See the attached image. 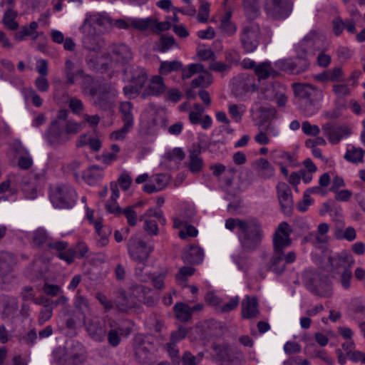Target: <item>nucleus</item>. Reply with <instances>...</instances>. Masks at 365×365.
<instances>
[{"instance_id":"nucleus-43","label":"nucleus","mask_w":365,"mask_h":365,"mask_svg":"<svg viewBox=\"0 0 365 365\" xmlns=\"http://www.w3.org/2000/svg\"><path fill=\"white\" fill-rule=\"evenodd\" d=\"M17 13L13 9L8 8L3 16V24L4 26L11 31H15L19 27V24L16 21Z\"/></svg>"},{"instance_id":"nucleus-5","label":"nucleus","mask_w":365,"mask_h":365,"mask_svg":"<svg viewBox=\"0 0 365 365\" xmlns=\"http://www.w3.org/2000/svg\"><path fill=\"white\" fill-rule=\"evenodd\" d=\"M66 118L65 110H58L56 117L53 120L45 133L44 137L48 145L51 146H59L70 140L63 128V120Z\"/></svg>"},{"instance_id":"nucleus-35","label":"nucleus","mask_w":365,"mask_h":365,"mask_svg":"<svg viewBox=\"0 0 365 365\" xmlns=\"http://www.w3.org/2000/svg\"><path fill=\"white\" fill-rule=\"evenodd\" d=\"M343 75V72L341 68L336 67L333 69H329L326 71L322 72V73L317 74L314 76V79L324 82V81H331L336 82L342 81L341 76Z\"/></svg>"},{"instance_id":"nucleus-42","label":"nucleus","mask_w":365,"mask_h":365,"mask_svg":"<svg viewBox=\"0 0 365 365\" xmlns=\"http://www.w3.org/2000/svg\"><path fill=\"white\" fill-rule=\"evenodd\" d=\"M70 347L58 346L53 351L54 361L58 365H67V361L69 359Z\"/></svg>"},{"instance_id":"nucleus-32","label":"nucleus","mask_w":365,"mask_h":365,"mask_svg":"<svg viewBox=\"0 0 365 365\" xmlns=\"http://www.w3.org/2000/svg\"><path fill=\"white\" fill-rule=\"evenodd\" d=\"M329 230V226L327 223L323 222L318 225L317 232L316 234H310L306 237L307 241H310L313 244H324L328 240L327 233Z\"/></svg>"},{"instance_id":"nucleus-51","label":"nucleus","mask_w":365,"mask_h":365,"mask_svg":"<svg viewBox=\"0 0 365 365\" xmlns=\"http://www.w3.org/2000/svg\"><path fill=\"white\" fill-rule=\"evenodd\" d=\"M203 74L200 75L197 78L193 79L191 82L192 88L207 87L211 84L212 81V75L204 69Z\"/></svg>"},{"instance_id":"nucleus-7","label":"nucleus","mask_w":365,"mask_h":365,"mask_svg":"<svg viewBox=\"0 0 365 365\" xmlns=\"http://www.w3.org/2000/svg\"><path fill=\"white\" fill-rule=\"evenodd\" d=\"M50 200L57 208H70L76 200V192L70 185H56L50 188Z\"/></svg>"},{"instance_id":"nucleus-19","label":"nucleus","mask_w":365,"mask_h":365,"mask_svg":"<svg viewBox=\"0 0 365 365\" xmlns=\"http://www.w3.org/2000/svg\"><path fill=\"white\" fill-rule=\"evenodd\" d=\"M277 193L282 212L290 215L294 206L290 187L287 183L280 182L277 185Z\"/></svg>"},{"instance_id":"nucleus-44","label":"nucleus","mask_w":365,"mask_h":365,"mask_svg":"<svg viewBox=\"0 0 365 365\" xmlns=\"http://www.w3.org/2000/svg\"><path fill=\"white\" fill-rule=\"evenodd\" d=\"M154 22L153 17L145 19L130 18L131 27L138 31H145L148 29H151L152 24H154Z\"/></svg>"},{"instance_id":"nucleus-17","label":"nucleus","mask_w":365,"mask_h":365,"mask_svg":"<svg viewBox=\"0 0 365 365\" xmlns=\"http://www.w3.org/2000/svg\"><path fill=\"white\" fill-rule=\"evenodd\" d=\"M279 67L292 74H299L306 71L309 66V62L306 55L297 56L293 59H284L278 62Z\"/></svg>"},{"instance_id":"nucleus-46","label":"nucleus","mask_w":365,"mask_h":365,"mask_svg":"<svg viewBox=\"0 0 365 365\" xmlns=\"http://www.w3.org/2000/svg\"><path fill=\"white\" fill-rule=\"evenodd\" d=\"M133 104L129 101L121 103L120 106V111L122 115V120L123 123H128L133 125V115L132 113Z\"/></svg>"},{"instance_id":"nucleus-38","label":"nucleus","mask_w":365,"mask_h":365,"mask_svg":"<svg viewBox=\"0 0 365 365\" xmlns=\"http://www.w3.org/2000/svg\"><path fill=\"white\" fill-rule=\"evenodd\" d=\"M31 240V244L34 247H40L44 245H48V242L50 241V237L45 229L39 227L32 233Z\"/></svg>"},{"instance_id":"nucleus-14","label":"nucleus","mask_w":365,"mask_h":365,"mask_svg":"<svg viewBox=\"0 0 365 365\" xmlns=\"http://www.w3.org/2000/svg\"><path fill=\"white\" fill-rule=\"evenodd\" d=\"M324 37L314 31L308 34L299 43L298 53L302 54H314L315 51L320 50L323 46Z\"/></svg>"},{"instance_id":"nucleus-49","label":"nucleus","mask_w":365,"mask_h":365,"mask_svg":"<svg viewBox=\"0 0 365 365\" xmlns=\"http://www.w3.org/2000/svg\"><path fill=\"white\" fill-rule=\"evenodd\" d=\"M365 151L362 148L353 147L346 150L344 158L351 163H357L363 161Z\"/></svg>"},{"instance_id":"nucleus-11","label":"nucleus","mask_w":365,"mask_h":365,"mask_svg":"<svg viewBox=\"0 0 365 365\" xmlns=\"http://www.w3.org/2000/svg\"><path fill=\"white\" fill-rule=\"evenodd\" d=\"M292 6V0H266L264 11L274 19H284L291 14Z\"/></svg>"},{"instance_id":"nucleus-33","label":"nucleus","mask_w":365,"mask_h":365,"mask_svg":"<svg viewBox=\"0 0 365 365\" xmlns=\"http://www.w3.org/2000/svg\"><path fill=\"white\" fill-rule=\"evenodd\" d=\"M38 24L36 21H32L29 26H24L19 31L15 33L14 38L18 41H21L26 36H31L33 39H36L38 36L37 29Z\"/></svg>"},{"instance_id":"nucleus-61","label":"nucleus","mask_w":365,"mask_h":365,"mask_svg":"<svg viewBox=\"0 0 365 365\" xmlns=\"http://www.w3.org/2000/svg\"><path fill=\"white\" fill-rule=\"evenodd\" d=\"M185 152L180 148H175L165 153V158L170 161H182L185 158Z\"/></svg>"},{"instance_id":"nucleus-28","label":"nucleus","mask_w":365,"mask_h":365,"mask_svg":"<svg viewBox=\"0 0 365 365\" xmlns=\"http://www.w3.org/2000/svg\"><path fill=\"white\" fill-rule=\"evenodd\" d=\"M182 258L185 263L197 264L203 260L204 252L200 247L192 245L182 253Z\"/></svg>"},{"instance_id":"nucleus-23","label":"nucleus","mask_w":365,"mask_h":365,"mask_svg":"<svg viewBox=\"0 0 365 365\" xmlns=\"http://www.w3.org/2000/svg\"><path fill=\"white\" fill-rule=\"evenodd\" d=\"M328 262L332 271H337L341 268H350L354 263L352 256L345 252L330 256Z\"/></svg>"},{"instance_id":"nucleus-56","label":"nucleus","mask_w":365,"mask_h":365,"mask_svg":"<svg viewBox=\"0 0 365 365\" xmlns=\"http://www.w3.org/2000/svg\"><path fill=\"white\" fill-rule=\"evenodd\" d=\"M37 339V333L35 329H31L27 333L21 334L19 336V341L29 346H32L35 344Z\"/></svg>"},{"instance_id":"nucleus-48","label":"nucleus","mask_w":365,"mask_h":365,"mask_svg":"<svg viewBox=\"0 0 365 365\" xmlns=\"http://www.w3.org/2000/svg\"><path fill=\"white\" fill-rule=\"evenodd\" d=\"M151 293V289L141 284H133L129 288V294L139 304V301L145 294Z\"/></svg>"},{"instance_id":"nucleus-15","label":"nucleus","mask_w":365,"mask_h":365,"mask_svg":"<svg viewBox=\"0 0 365 365\" xmlns=\"http://www.w3.org/2000/svg\"><path fill=\"white\" fill-rule=\"evenodd\" d=\"M81 30L83 34V46L88 51L98 52L106 45L105 39L101 34L81 26Z\"/></svg>"},{"instance_id":"nucleus-39","label":"nucleus","mask_w":365,"mask_h":365,"mask_svg":"<svg viewBox=\"0 0 365 365\" xmlns=\"http://www.w3.org/2000/svg\"><path fill=\"white\" fill-rule=\"evenodd\" d=\"M211 347L220 360L225 361L231 359L232 351L227 344L213 343Z\"/></svg>"},{"instance_id":"nucleus-63","label":"nucleus","mask_w":365,"mask_h":365,"mask_svg":"<svg viewBox=\"0 0 365 365\" xmlns=\"http://www.w3.org/2000/svg\"><path fill=\"white\" fill-rule=\"evenodd\" d=\"M18 165L22 170H28L33 165L32 158L27 151L19 156Z\"/></svg>"},{"instance_id":"nucleus-22","label":"nucleus","mask_w":365,"mask_h":365,"mask_svg":"<svg viewBox=\"0 0 365 365\" xmlns=\"http://www.w3.org/2000/svg\"><path fill=\"white\" fill-rule=\"evenodd\" d=\"M258 128L259 131L255 135L254 140L259 145H267L270 142L269 136L279 135V130L273 123H268L265 126H263V123H259Z\"/></svg>"},{"instance_id":"nucleus-24","label":"nucleus","mask_w":365,"mask_h":365,"mask_svg":"<svg viewBox=\"0 0 365 365\" xmlns=\"http://www.w3.org/2000/svg\"><path fill=\"white\" fill-rule=\"evenodd\" d=\"M126 78L132 84L143 88L148 79V75L143 68L132 66L125 71Z\"/></svg>"},{"instance_id":"nucleus-27","label":"nucleus","mask_w":365,"mask_h":365,"mask_svg":"<svg viewBox=\"0 0 365 365\" xmlns=\"http://www.w3.org/2000/svg\"><path fill=\"white\" fill-rule=\"evenodd\" d=\"M201 148L199 145H194L192 149L190 150L188 168L192 173H200L203 168V160L200 157Z\"/></svg>"},{"instance_id":"nucleus-16","label":"nucleus","mask_w":365,"mask_h":365,"mask_svg":"<svg viewBox=\"0 0 365 365\" xmlns=\"http://www.w3.org/2000/svg\"><path fill=\"white\" fill-rule=\"evenodd\" d=\"M115 307L120 312L128 313L130 311L139 312L141 307L130 294L123 289H119L114 300Z\"/></svg>"},{"instance_id":"nucleus-59","label":"nucleus","mask_w":365,"mask_h":365,"mask_svg":"<svg viewBox=\"0 0 365 365\" xmlns=\"http://www.w3.org/2000/svg\"><path fill=\"white\" fill-rule=\"evenodd\" d=\"M133 127V125L124 123V125L121 128L113 131L110 134V137L111 138L116 140H123L125 138L127 133L132 130Z\"/></svg>"},{"instance_id":"nucleus-52","label":"nucleus","mask_w":365,"mask_h":365,"mask_svg":"<svg viewBox=\"0 0 365 365\" xmlns=\"http://www.w3.org/2000/svg\"><path fill=\"white\" fill-rule=\"evenodd\" d=\"M259 111L260 120L259 123H263V126H265L268 123H272V120L276 118L277 110L274 108L261 107Z\"/></svg>"},{"instance_id":"nucleus-40","label":"nucleus","mask_w":365,"mask_h":365,"mask_svg":"<svg viewBox=\"0 0 365 365\" xmlns=\"http://www.w3.org/2000/svg\"><path fill=\"white\" fill-rule=\"evenodd\" d=\"M174 311L176 318L181 322H187L192 317L191 307L185 303H176Z\"/></svg>"},{"instance_id":"nucleus-31","label":"nucleus","mask_w":365,"mask_h":365,"mask_svg":"<svg viewBox=\"0 0 365 365\" xmlns=\"http://www.w3.org/2000/svg\"><path fill=\"white\" fill-rule=\"evenodd\" d=\"M73 305L78 314L81 317L83 322L87 319V316L91 312V307L88 299L86 297L78 293L76 295Z\"/></svg>"},{"instance_id":"nucleus-53","label":"nucleus","mask_w":365,"mask_h":365,"mask_svg":"<svg viewBox=\"0 0 365 365\" xmlns=\"http://www.w3.org/2000/svg\"><path fill=\"white\" fill-rule=\"evenodd\" d=\"M230 15L227 14L222 20L220 25V29L222 32L228 36L233 35L237 30L235 25L230 20Z\"/></svg>"},{"instance_id":"nucleus-18","label":"nucleus","mask_w":365,"mask_h":365,"mask_svg":"<svg viewBox=\"0 0 365 365\" xmlns=\"http://www.w3.org/2000/svg\"><path fill=\"white\" fill-rule=\"evenodd\" d=\"M258 86L255 82V78L247 74L237 76L233 80L232 91L235 96H240L248 92L257 91Z\"/></svg>"},{"instance_id":"nucleus-47","label":"nucleus","mask_w":365,"mask_h":365,"mask_svg":"<svg viewBox=\"0 0 365 365\" xmlns=\"http://www.w3.org/2000/svg\"><path fill=\"white\" fill-rule=\"evenodd\" d=\"M178 46L174 37L168 35L161 36L157 44L158 50L162 53L167 52L172 47Z\"/></svg>"},{"instance_id":"nucleus-6","label":"nucleus","mask_w":365,"mask_h":365,"mask_svg":"<svg viewBox=\"0 0 365 365\" xmlns=\"http://www.w3.org/2000/svg\"><path fill=\"white\" fill-rule=\"evenodd\" d=\"M153 249V246L147 244L138 234L132 235L127 242V250L130 258L143 265L148 262Z\"/></svg>"},{"instance_id":"nucleus-41","label":"nucleus","mask_w":365,"mask_h":365,"mask_svg":"<svg viewBox=\"0 0 365 365\" xmlns=\"http://www.w3.org/2000/svg\"><path fill=\"white\" fill-rule=\"evenodd\" d=\"M255 73L259 80L267 79L275 75V71L269 62H263L257 64L255 68Z\"/></svg>"},{"instance_id":"nucleus-57","label":"nucleus","mask_w":365,"mask_h":365,"mask_svg":"<svg viewBox=\"0 0 365 365\" xmlns=\"http://www.w3.org/2000/svg\"><path fill=\"white\" fill-rule=\"evenodd\" d=\"M68 106L71 111L76 115L81 114L84 110V106L82 101L76 97L68 98Z\"/></svg>"},{"instance_id":"nucleus-58","label":"nucleus","mask_w":365,"mask_h":365,"mask_svg":"<svg viewBox=\"0 0 365 365\" xmlns=\"http://www.w3.org/2000/svg\"><path fill=\"white\" fill-rule=\"evenodd\" d=\"M240 303V297L236 296L232 297L230 301L225 304L217 307V311L221 313H228L235 309Z\"/></svg>"},{"instance_id":"nucleus-1","label":"nucleus","mask_w":365,"mask_h":365,"mask_svg":"<svg viewBox=\"0 0 365 365\" xmlns=\"http://www.w3.org/2000/svg\"><path fill=\"white\" fill-rule=\"evenodd\" d=\"M292 230L286 222H281L273 236V252L265 264L267 271L277 275H281L286 269L287 264L296 259V253L293 251L284 254V250L292 244L290 235Z\"/></svg>"},{"instance_id":"nucleus-60","label":"nucleus","mask_w":365,"mask_h":365,"mask_svg":"<svg viewBox=\"0 0 365 365\" xmlns=\"http://www.w3.org/2000/svg\"><path fill=\"white\" fill-rule=\"evenodd\" d=\"M152 180L160 191L167 187L170 180V177L166 174H157L153 177Z\"/></svg>"},{"instance_id":"nucleus-9","label":"nucleus","mask_w":365,"mask_h":365,"mask_svg":"<svg viewBox=\"0 0 365 365\" xmlns=\"http://www.w3.org/2000/svg\"><path fill=\"white\" fill-rule=\"evenodd\" d=\"M113 21L106 12H90L86 14L82 26L104 34L113 26Z\"/></svg>"},{"instance_id":"nucleus-3","label":"nucleus","mask_w":365,"mask_h":365,"mask_svg":"<svg viewBox=\"0 0 365 365\" xmlns=\"http://www.w3.org/2000/svg\"><path fill=\"white\" fill-rule=\"evenodd\" d=\"M262 237L263 230L258 219L249 217L245 219V222H241L239 238L244 250H256L259 246Z\"/></svg>"},{"instance_id":"nucleus-50","label":"nucleus","mask_w":365,"mask_h":365,"mask_svg":"<svg viewBox=\"0 0 365 365\" xmlns=\"http://www.w3.org/2000/svg\"><path fill=\"white\" fill-rule=\"evenodd\" d=\"M18 309L17 299L12 297H5L3 299V314L9 316Z\"/></svg>"},{"instance_id":"nucleus-13","label":"nucleus","mask_w":365,"mask_h":365,"mask_svg":"<svg viewBox=\"0 0 365 365\" xmlns=\"http://www.w3.org/2000/svg\"><path fill=\"white\" fill-rule=\"evenodd\" d=\"M83 327L89 337L95 341L102 342L107 334L106 323L95 317L83 322Z\"/></svg>"},{"instance_id":"nucleus-34","label":"nucleus","mask_w":365,"mask_h":365,"mask_svg":"<svg viewBox=\"0 0 365 365\" xmlns=\"http://www.w3.org/2000/svg\"><path fill=\"white\" fill-rule=\"evenodd\" d=\"M261 0H242L245 16L250 19H255L260 15Z\"/></svg>"},{"instance_id":"nucleus-62","label":"nucleus","mask_w":365,"mask_h":365,"mask_svg":"<svg viewBox=\"0 0 365 365\" xmlns=\"http://www.w3.org/2000/svg\"><path fill=\"white\" fill-rule=\"evenodd\" d=\"M229 113L236 122H240L244 112L243 106L230 104L228 106Z\"/></svg>"},{"instance_id":"nucleus-55","label":"nucleus","mask_w":365,"mask_h":365,"mask_svg":"<svg viewBox=\"0 0 365 365\" xmlns=\"http://www.w3.org/2000/svg\"><path fill=\"white\" fill-rule=\"evenodd\" d=\"M210 4L206 1H201L199 12L197 15V21L200 23H206L208 21L210 14Z\"/></svg>"},{"instance_id":"nucleus-26","label":"nucleus","mask_w":365,"mask_h":365,"mask_svg":"<svg viewBox=\"0 0 365 365\" xmlns=\"http://www.w3.org/2000/svg\"><path fill=\"white\" fill-rule=\"evenodd\" d=\"M257 300L255 297H246L242 302V317L245 319H252L259 314Z\"/></svg>"},{"instance_id":"nucleus-64","label":"nucleus","mask_w":365,"mask_h":365,"mask_svg":"<svg viewBox=\"0 0 365 365\" xmlns=\"http://www.w3.org/2000/svg\"><path fill=\"white\" fill-rule=\"evenodd\" d=\"M143 229L149 235H158L159 232L158 223L154 220L144 219Z\"/></svg>"},{"instance_id":"nucleus-4","label":"nucleus","mask_w":365,"mask_h":365,"mask_svg":"<svg viewBox=\"0 0 365 365\" xmlns=\"http://www.w3.org/2000/svg\"><path fill=\"white\" fill-rule=\"evenodd\" d=\"M304 277L305 287L312 294L320 297L331 296L332 289L327 276L321 275L319 272L308 269L305 270Z\"/></svg>"},{"instance_id":"nucleus-37","label":"nucleus","mask_w":365,"mask_h":365,"mask_svg":"<svg viewBox=\"0 0 365 365\" xmlns=\"http://www.w3.org/2000/svg\"><path fill=\"white\" fill-rule=\"evenodd\" d=\"M61 110H65L66 112V118L62 123L63 125L64 130L68 137L76 135L79 133L85 125L84 122L78 123L73 120L68 119L69 111L66 109H61Z\"/></svg>"},{"instance_id":"nucleus-2","label":"nucleus","mask_w":365,"mask_h":365,"mask_svg":"<svg viewBox=\"0 0 365 365\" xmlns=\"http://www.w3.org/2000/svg\"><path fill=\"white\" fill-rule=\"evenodd\" d=\"M294 94L301 103L300 111L307 117L315 114L319 109V103L324 98L322 90L309 83H294L292 84Z\"/></svg>"},{"instance_id":"nucleus-54","label":"nucleus","mask_w":365,"mask_h":365,"mask_svg":"<svg viewBox=\"0 0 365 365\" xmlns=\"http://www.w3.org/2000/svg\"><path fill=\"white\" fill-rule=\"evenodd\" d=\"M334 236L338 240L345 239L348 241H353L356 238V232L352 227H347L344 232L341 229L336 228Z\"/></svg>"},{"instance_id":"nucleus-29","label":"nucleus","mask_w":365,"mask_h":365,"mask_svg":"<svg viewBox=\"0 0 365 365\" xmlns=\"http://www.w3.org/2000/svg\"><path fill=\"white\" fill-rule=\"evenodd\" d=\"M254 168L257 172V175L263 179H269L274 174V168L264 158H259L256 160L254 163Z\"/></svg>"},{"instance_id":"nucleus-30","label":"nucleus","mask_w":365,"mask_h":365,"mask_svg":"<svg viewBox=\"0 0 365 365\" xmlns=\"http://www.w3.org/2000/svg\"><path fill=\"white\" fill-rule=\"evenodd\" d=\"M333 31L335 35H340L344 29L351 34L356 32L355 22L350 19L344 21L341 18L337 16L332 21Z\"/></svg>"},{"instance_id":"nucleus-45","label":"nucleus","mask_w":365,"mask_h":365,"mask_svg":"<svg viewBox=\"0 0 365 365\" xmlns=\"http://www.w3.org/2000/svg\"><path fill=\"white\" fill-rule=\"evenodd\" d=\"M182 63L179 61H163L160 63L159 72L162 75H168L172 71H178L182 69Z\"/></svg>"},{"instance_id":"nucleus-25","label":"nucleus","mask_w":365,"mask_h":365,"mask_svg":"<svg viewBox=\"0 0 365 365\" xmlns=\"http://www.w3.org/2000/svg\"><path fill=\"white\" fill-rule=\"evenodd\" d=\"M165 91V86L163 79L160 76H155L150 81L148 86L141 93V98H145L148 96H156L162 94Z\"/></svg>"},{"instance_id":"nucleus-10","label":"nucleus","mask_w":365,"mask_h":365,"mask_svg":"<svg viewBox=\"0 0 365 365\" xmlns=\"http://www.w3.org/2000/svg\"><path fill=\"white\" fill-rule=\"evenodd\" d=\"M133 349L135 360L142 364L149 363L152 359V351L154 349L147 336L137 334L133 340Z\"/></svg>"},{"instance_id":"nucleus-36","label":"nucleus","mask_w":365,"mask_h":365,"mask_svg":"<svg viewBox=\"0 0 365 365\" xmlns=\"http://www.w3.org/2000/svg\"><path fill=\"white\" fill-rule=\"evenodd\" d=\"M67 365H80L83 364L86 359L83 351L81 350V346L78 344H72L70 347V355Z\"/></svg>"},{"instance_id":"nucleus-20","label":"nucleus","mask_w":365,"mask_h":365,"mask_svg":"<svg viewBox=\"0 0 365 365\" xmlns=\"http://www.w3.org/2000/svg\"><path fill=\"white\" fill-rule=\"evenodd\" d=\"M108 53L115 61L125 63L133 58V53L130 48L123 43H113L108 47Z\"/></svg>"},{"instance_id":"nucleus-12","label":"nucleus","mask_w":365,"mask_h":365,"mask_svg":"<svg viewBox=\"0 0 365 365\" xmlns=\"http://www.w3.org/2000/svg\"><path fill=\"white\" fill-rule=\"evenodd\" d=\"M324 135L333 145L338 144L344 138L351 135V128L346 125H336L327 123L322 127Z\"/></svg>"},{"instance_id":"nucleus-8","label":"nucleus","mask_w":365,"mask_h":365,"mask_svg":"<svg viewBox=\"0 0 365 365\" xmlns=\"http://www.w3.org/2000/svg\"><path fill=\"white\" fill-rule=\"evenodd\" d=\"M260 36V27L257 23L249 21L242 25L240 32V40L246 53H252L257 49Z\"/></svg>"},{"instance_id":"nucleus-21","label":"nucleus","mask_w":365,"mask_h":365,"mask_svg":"<svg viewBox=\"0 0 365 365\" xmlns=\"http://www.w3.org/2000/svg\"><path fill=\"white\" fill-rule=\"evenodd\" d=\"M79 76L82 78L81 88L85 94L93 97L98 96L99 101H107L108 95L109 93L114 94L115 93L114 89L111 86L108 87V93H98V89L93 86V78L91 76L85 74L83 71V75H80Z\"/></svg>"}]
</instances>
